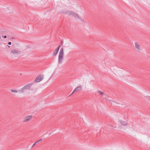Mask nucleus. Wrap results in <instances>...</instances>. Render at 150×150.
<instances>
[{"mask_svg":"<svg viewBox=\"0 0 150 150\" xmlns=\"http://www.w3.org/2000/svg\"><path fill=\"white\" fill-rule=\"evenodd\" d=\"M61 46V45H59L57 48V49L54 51L53 54L52 55L54 56H56L59 50V48Z\"/></svg>","mask_w":150,"mask_h":150,"instance_id":"nucleus-7","label":"nucleus"},{"mask_svg":"<svg viewBox=\"0 0 150 150\" xmlns=\"http://www.w3.org/2000/svg\"><path fill=\"white\" fill-rule=\"evenodd\" d=\"M72 16H74L75 17H77L78 18H79V17L78 15H77L76 13L73 12L72 14Z\"/></svg>","mask_w":150,"mask_h":150,"instance_id":"nucleus-10","label":"nucleus"},{"mask_svg":"<svg viewBox=\"0 0 150 150\" xmlns=\"http://www.w3.org/2000/svg\"><path fill=\"white\" fill-rule=\"evenodd\" d=\"M38 143V142H35L34 144H33V146H32V148H33L34 146H35V144H36L37 143Z\"/></svg>","mask_w":150,"mask_h":150,"instance_id":"nucleus-16","label":"nucleus"},{"mask_svg":"<svg viewBox=\"0 0 150 150\" xmlns=\"http://www.w3.org/2000/svg\"><path fill=\"white\" fill-rule=\"evenodd\" d=\"M33 116L32 115L26 116L23 118V122H29L32 118Z\"/></svg>","mask_w":150,"mask_h":150,"instance_id":"nucleus-2","label":"nucleus"},{"mask_svg":"<svg viewBox=\"0 0 150 150\" xmlns=\"http://www.w3.org/2000/svg\"><path fill=\"white\" fill-rule=\"evenodd\" d=\"M6 38V35H4L3 37V38Z\"/></svg>","mask_w":150,"mask_h":150,"instance_id":"nucleus-20","label":"nucleus"},{"mask_svg":"<svg viewBox=\"0 0 150 150\" xmlns=\"http://www.w3.org/2000/svg\"><path fill=\"white\" fill-rule=\"evenodd\" d=\"M32 86V83L28 84L23 87L21 89L18 91L22 93H23L24 92V90H29Z\"/></svg>","mask_w":150,"mask_h":150,"instance_id":"nucleus-1","label":"nucleus"},{"mask_svg":"<svg viewBox=\"0 0 150 150\" xmlns=\"http://www.w3.org/2000/svg\"><path fill=\"white\" fill-rule=\"evenodd\" d=\"M7 46H8V47H10L9 46H8V45H7Z\"/></svg>","mask_w":150,"mask_h":150,"instance_id":"nucleus-22","label":"nucleus"},{"mask_svg":"<svg viewBox=\"0 0 150 150\" xmlns=\"http://www.w3.org/2000/svg\"><path fill=\"white\" fill-rule=\"evenodd\" d=\"M59 54H63V48H62L61 49L60 52H59Z\"/></svg>","mask_w":150,"mask_h":150,"instance_id":"nucleus-12","label":"nucleus"},{"mask_svg":"<svg viewBox=\"0 0 150 150\" xmlns=\"http://www.w3.org/2000/svg\"><path fill=\"white\" fill-rule=\"evenodd\" d=\"M43 79V75H41L40 76H38L35 79V81L36 82H38L42 80Z\"/></svg>","mask_w":150,"mask_h":150,"instance_id":"nucleus-3","label":"nucleus"},{"mask_svg":"<svg viewBox=\"0 0 150 150\" xmlns=\"http://www.w3.org/2000/svg\"><path fill=\"white\" fill-rule=\"evenodd\" d=\"M11 92H14V93H17L18 92V91L16 90H13L11 89Z\"/></svg>","mask_w":150,"mask_h":150,"instance_id":"nucleus-13","label":"nucleus"},{"mask_svg":"<svg viewBox=\"0 0 150 150\" xmlns=\"http://www.w3.org/2000/svg\"><path fill=\"white\" fill-rule=\"evenodd\" d=\"M98 92L100 93V94H101V95H102V96H103V95L104 94V93H103V92H102V91H98Z\"/></svg>","mask_w":150,"mask_h":150,"instance_id":"nucleus-14","label":"nucleus"},{"mask_svg":"<svg viewBox=\"0 0 150 150\" xmlns=\"http://www.w3.org/2000/svg\"><path fill=\"white\" fill-rule=\"evenodd\" d=\"M1 36L3 38V37L4 36L3 35H2Z\"/></svg>","mask_w":150,"mask_h":150,"instance_id":"nucleus-21","label":"nucleus"},{"mask_svg":"<svg viewBox=\"0 0 150 150\" xmlns=\"http://www.w3.org/2000/svg\"><path fill=\"white\" fill-rule=\"evenodd\" d=\"M42 140V139H40V140H38V141H37V142H40Z\"/></svg>","mask_w":150,"mask_h":150,"instance_id":"nucleus-19","label":"nucleus"},{"mask_svg":"<svg viewBox=\"0 0 150 150\" xmlns=\"http://www.w3.org/2000/svg\"><path fill=\"white\" fill-rule=\"evenodd\" d=\"M8 44L9 45H11V42H8Z\"/></svg>","mask_w":150,"mask_h":150,"instance_id":"nucleus-18","label":"nucleus"},{"mask_svg":"<svg viewBox=\"0 0 150 150\" xmlns=\"http://www.w3.org/2000/svg\"><path fill=\"white\" fill-rule=\"evenodd\" d=\"M72 94L71 93V94L70 95V96H71V95Z\"/></svg>","mask_w":150,"mask_h":150,"instance_id":"nucleus-23","label":"nucleus"},{"mask_svg":"<svg viewBox=\"0 0 150 150\" xmlns=\"http://www.w3.org/2000/svg\"><path fill=\"white\" fill-rule=\"evenodd\" d=\"M72 94L71 93V94L70 95V96H71V95Z\"/></svg>","mask_w":150,"mask_h":150,"instance_id":"nucleus-24","label":"nucleus"},{"mask_svg":"<svg viewBox=\"0 0 150 150\" xmlns=\"http://www.w3.org/2000/svg\"><path fill=\"white\" fill-rule=\"evenodd\" d=\"M11 52L15 54H20V52L17 50L13 49L11 51Z\"/></svg>","mask_w":150,"mask_h":150,"instance_id":"nucleus-5","label":"nucleus"},{"mask_svg":"<svg viewBox=\"0 0 150 150\" xmlns=\"http://www.w3.org/2000/svg\"><path fill=\"white\" fill-rule=\"evenodd\" d=\"M63 41H62L61 42V44L60 45H61V46H62L63 45Z\"/></svg>","mask_w":150,"mask_h":150,"instance_id":"nucleus-17","label":"nucleus"},{"mask_svg":"<svg viewBox=\"0 0 150 150\" xmlns=\"http://www.w3.org/2000/svg\"><path fill=\"white\" fill-rule=\"evenodd\" d=\"M121 124L123 126H125L127 125V123L126 121H123L122 120H120V121Z\"/></svg>","mask_w":150,"mask_h":150,"instance_id":"nucleus-9","label":"nucleus"},{"mask_svg":"<svg viewBox=\"0 0 150 150\" xmlns=\"http://www.w3.org/2000/svg\"><path fill=\"white\" fill-rule=\"evenodd\" d=\"M63 54H59V56L58 57V63L59 64H60L62 62V61L63 59Z\"/></svg>","mask_w":150,"mask_h":150,"instance_id":"nucleus-4","label":"nucleus"},{"mask_svg":"<svg viewBox=\"0 0 150 150\" xmlns=\"http://www.w3.org/2000/svg\"><path fill=\"white\" fill-rule=\"evenodd\" d=\"M82 89V87L81 86H79V87H76L73 91V92L72 94H73L75 92H78L80 91Z\"/></svg>","mask_w":150,"mask_h":150,"instance_id":"nucleus-8","label":"nucleus"},{"mask_svg":"<svg viewBox=\"0 0 150 150\" xmlns=\"http://www.w3.org/2000/svg\"><path fill=\"white\" fill-rule=\"evenodd\" d=\"M135 47L136 50L137 51H140L141 50L140 46L139 44L137 42H135Z\"/></svg>","mask_w":150,"mask_h":150,"instance_id":"nucleus-6","label":"nucleus"},{"mask_svg":"<svg viewBox=\"0 0 150 150\" xmlns=\"http://www.w3.org/2000/svg\"><path fill=\"white\" fill-rule=\"evenodd\" d=\"M73 11H66L65 12V13L67 14L68 15H71L72 16V14Z\"/></svg>","mask_w":150,"mask_h":150,"instance_id":"nucleus-11","label":"nucleus"},{"mask_svg":"<svg viewBox=\"0 0 150 150\" xmlns=\"http://www.w3.org/2000/svg\"><path fill=\"white\" fill-rule=\"evenodd\" d=\"M103 96L104 98L106 99L107 97V95L105 94H104Z\"/></svg>","mask_w":150,"mask_h":150,"instance_id":"nucleus-15","label":"nucleus"}]
</instances>
